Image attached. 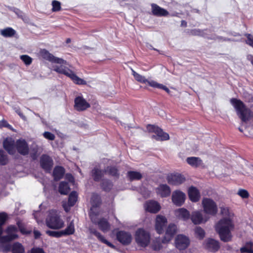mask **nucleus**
Returning <instances> with one entry per match:
<instances>
[{
    "label": "nucleus",
    "instance_id": "5701e85b",
    "mask_svg": "<svg viewBox=\"0 0 253 253\" xmlns=\"http://www.w3.org/2000/svg\"><path fill=\"white\" fill-rule=\"evenodd\" d=\"M40 163L42 168L46 171H50L53 165L52 159L47 155H42V156Z\"/></svg>",
    "mask_w": 253,
    "mask_h": 253
},
{
    "label": "nucleus",
    "instance_id": "6e6552de",
    "mask_svg": "<svg viewBox=\"0 0 253 253\" xmlns=\"http://www.w3.org/2000/svg\"><path fill=\"white\" fill-rule=\"evenodd\" d=\"M39 55L43 59L47 60L51 63L58 64V66L67 65V62L62 58L54 56L48 51L45 49H41Z\"/></svg>",
    "mask_w": 253,
    "mask_h": 253
},
{
    "label": "nucleus",
    "instance_id": "774afa93",
    "mask_svg": "<svg viewBox=\"0 0 253 253\" xmlns=\"http://www.w3.org/2000/svg\"><path fill=\"white\" fill-rule=\"evenodd\" d=\"M250 172H247V174L248 175H253V167L252 166L250 168Z\"/></svg>",
    "mask_w": 253,
    "mask_h": 253
},
{
    "label": "nucleus",
    "instance_id": "5fc2aeb1",
    "mask_svg": "<svg viewBox=\"0 0 253 253\" xmlns=\"http://www.w3.org/2000/svg\"><path fill=\"white\" fill-rule=\"evenodd\" d=\"M6 127L10 129H12L11 125L8 124V123L4 120H2L0 121V127Z\"/></svg>",
    "mask_w": 253,
    "mask_h": 253
},
{
    "label": "nucleus",
    "instance_id": "6e6d98bb",
    "mask_svg": "<svg viewBox=\"0 0 253 253\" xmlns=\"http://www.w3.org/2000/svg\"><path fill=\"white\" fill-rule=\"evenodd\" d=\"M247 40L246 43L253 47V37L250 34H247Z\"/></svg>",
    "mask_w": 253,
    "mask_h": 253
},
{
    "label": "nucleus",
    "instance_id": "20e7f679",
    "mask_svg": "<svg viewBox=\"0 0 253 253\" xmlns=\"http://www.w3.org/2000/svg\"><path fill=\"white\" fill-rule=\"evenodd\" d=\"M45 224L48 228L56 230L62 229L65 226L60 212L54 210L48 211L45 219Z\"/></svg>",
    "mask_w": 253,
    "mask_h": 253
},
{
    "label": "nucleus",
    "instance_id": "ea45409f",
    "mask_svg": "<svg viewBox=\"0 0 253 253\" xmlns=\"http://www.w3.org/2000/svg\"><path fill=\"white\" fill-rule=\"evenodd\" d=\"M127 175L131 180H139L142 177V175L140 173L133 171L128 172Z\"/></svg>",
    "mask_w": 253,
    "mask_h": 253
},
{
    "label": "nucleus",
    "instance_id": "f8f14e48",
    "mask_svg": "<svg viewBox=\"0 0 253 253\" xmlns=\"http://www.w3.org/2000/svg\"><path fill=\"white\" fill-rule=\"evenodd\" d=\"M203 246L205 250L212 253L218 251L220 247L219 241L212 238L206 239L203 243Z\"/></svg>",
    "mask_w": 253,
    "mask_h": 253
},
{
    "label": "nucleus",
    "instance_id": "dca6fc26",
    "mask_svg": "<svg viewBox=\"0 0 253 253\" xmlns=\"http://www.w3.org/2000/svg\"><path fill=\"white\" fill-rule=\"evenodd\" d=\"M77 194L76 192H72L69 195L68 202H63L62 206L66 212H68L71 207H73L77 201Z\"/></svg>",
    "mask_w": 253,
    "mask_h": 253
},
{
    "label": "nucleus",
    "instance_id": "0eeeda50",
    "mask_svg": "<svg viewBox=\"0 0 253 253\" xmlns=\"http://www.w3.org/2000/svg\"><path fill=\"white\" fill-rule=\"evenodd\" d=\"M135 239L138 245L146 247L150 243V235L147 231L140 228L135 232Z\"/></svg>",
    "mask_w": 253,
    "mask_h": 253
},
{
    "label": "nucleus",
    "instance_id": "393cba45",
    "mask_svg": "<svg viewBox=\"0 0 253 253\" xmlns=\"http://www.w3.org/2000/svg\"><path fill=\"white\" fill-rule=\"evenodd\" d=\"M151 7L152 12L154 15L158 16H166L169 14V12L167 10L160 7L156 4H152Z\"/></svg>",
    "mask_w": 253,
    "mask_h": 253
},
{
    "label": "nucleus",
    "instance_id": "39448f33",
    "mask_svg": "<svg viewBox=\"0 0 253 253\" xmlns=\"http://www.w3.org/2000/svg\"><path fill=\"white\" fill-rule=\"evenodd\" d=\"M230 102L236 109L238 115L242 121L243 122L247 121L251 116L250 110L248 109L240 100L232 98L231 99Z\"/></svg>",
    "mask_w": 253,
    "mask_h": 253
},
{
    "label": "nucleus",
    "instance_id": "680f3d73",
    "mask_svg": "<svg viewBox=\"0 0 253 253\" xmlns=\"http://www.w3.org/2000/svg\"><path fill=\"white\" fill-rule=\"evenodd\" d=\"M66 178L68 180L69 182H74V177L71 174H67L66 175Z\"/></svg>",
    "mask_w": 253,
    "mask_h": 253
},
{
    "label": "nucleus",
    "instance_id": "052dcab7",
    "mask_svg": "<svg viewBox=\"0 0 253 253\" xmlns=\"http://www.w3.org/2000/svg\"><path fill=\"white\" fill-rule=\"evenodd\" d=\"M40 214H41V212L40 211H36L35 213H34V217L36 219V220L38 223H39L41 221L40 220V219L39 218V216H40Z\"/></svg>",
    "mask_w": 253,
    "mask_h": 253
},
{
    "label": "nucleus",
    "instance_id": "338daca9",
    "mask_svg": "<svg viewBox=\"0 0 253 253\" xmlns=\"http://www.w3.org/2000/svg\"><path fill=\"white\" fill-rule=\"evenodd\" d=\"M247 59L251 62L253 65V56L252 55H249L247 56Z\"/></svg>",
    "mask_w": 253,
    "mask_h": 253
},
{
    "label": "nucleus",
    "instance_id": "09e8293b",
    "mask_svg": "<svg viewBox=\"0 0 253 253\" xmlns=\"http://www.w3.org/2000/svg\"><path fill=\"white\" fill-rule=\"evenodd\" d=\"M112 186V183L108 180H104L102 183V187L105 191L110 190Z\"/></svg>",
    "mask_w": 253,
    "mask_h": 253
},
{
    "label": "nucleus",
    "instance_id": "8fccbe9b",
    "mask_svg": "<svg viewBox=\"0 0 253 253\" xmlns=\"http://www.w3.org/2000/svg\"><path fill=\"white\" fill-rule=\"evenodd\" d=\"M238 195L243 199H247L249 197V194L248 192L245 189H240L239 190L237 193Z\"/></svg>",
    "mask_w": 253,
    "mask_h": 253
},
{
    "label": "nucleus",
    "instance_id": "4468645a",
    "mask_svg": "<svg viewBox=\"0 0 253 253\" xmlns=\"http://www.w3.org/2000/svg\"><path fill=\"white\" fill-rule=\"evenodd\" d=\"M186 195L180 190L174 191L172 194L171 200L173 203L177 206L182 205L185 200Z\"/></svg>",
    "mask_w": 253,
    "mask_h": 253
},
{
    "label": "nucleus",
    "instance_id": "f03ea898",
    "mask_svg": "<svg viewBox=\"0 0 253 253\" xmlns=\"http://www.w3.org/2000/svg\"><path fill=\"white\" fill-rule=\"evenodd\" d=\"M234 224L231 218H222L215 225L216 231L218 233L221 240L227 242L231 240V231Z\"/></svg>",
    "mask_w": 253,
    "mask_h": 253
},
{
    "label": "nucleus",
    "instance_id": "2eb2a0df",
    "mask_svg": "<svg viewBox=\"0 0 253 253\" xmlns=\"http://www.w3.org/2000/svg\"><path fill=\"white\" fill-rule=\"evenodd\" d=\"M167 180L169 184L172 185H179L185 181V177L179 173H174L169 175Z\"/></svg>",
    "mask_w": 253,
    "mask_h": 253
},
{
    "label": "nucleus",
    "instance_id": "e433bc0d",
    "mask_svg": "<svg viewBox=\"0 0 253 253\" xmlns=\"http://www.w3.org/2000/svg\"><path fill=\"white\" fill-rule=\"evenodd\" d=\"M253 243L251 242H247L245 245L240 249V252L242 253H253Z\"/></svg>",
    "mask_w": 253,
    "mask_h": 253
},
{
    "label": "nucleus",
    "instance_id": "9d476101",
    "mask_svg": "<svg viewBox=\"0 0 253 253\" xmlns=\"http://www.w3.org/2000/svg\"><path fill=\"white\" fill-rule=\"evenodd\" d=\"M148 129L150 131L153 132L155 134L152 136V138L157 140L164 141L169 139V134L164 132L160 128L154 126H149Z\"/></svg>",
    "mask_w": 253,
    "mask_h": 253
},
{
    "label": "nucleus",
    "instance_id": "bb28decb",
    "mask_svg": "<svg viewBox=\"0 0 253 253\" xmlns=\"http://www.w3.org/2000/svg\"><path fill=\"white\" fill-rule=\"evenodd\" d=\"M175 215L179 219L186 221L190 218L189 212L184 208H180L175 211Z\"/></svg>",
    "mask_w": 253,
    "mask_h": 253
},
{
    "label": "nucleus",
    "instance_id": "c9c22d12",
    "mask_svg": "<svg viewBox=\"0 0 253 253\" xmlns=\"http://www.w3.org/2000/svg\"><path fill=\"white\" fill-rule=\"evenodd\" d=\"M162 243H164L163 240H162L160 238H157L153 240L151 244V248L154 251H159L162 248Z\"/></svg>",
    "mask_w": 253,
    "mask_h": 253
},
{
    "label": "nucleus",
    "instance_id": "c756f323",
    "mask_svg": "<svg viewBox=\"0 0 253 253\" xmlns=\"http://www.w3.org/2000/svg\"><path fill=\"white\" fill-rule=\"evenodd\" d=\"M90 232L91 233L94 234L101 242L106 244L108 246L111 248H115L114 245L105 239L104 236L95 229H90Z\"/></svg>",
    "mask_w": 253,
    "mask_h": 253
},
{
    "label": "nucleus",
    "instance_id": "79ce46f5",
    "mask_svg": "<svg viewBox=\"0 0 253 253\" xmlns=\"http://www.w3.org/2000/svg\"><path fill=\"white\" fill-rule=\"evenodd\" d=\"M195 233L200 239H202L205 236V232L204 230L200 227H197L195 229Z\"/></svg>",
    "mask_w": 253,
    "mask_h": 253
},
{
    "label": "nucleus",
    "instance_id": "f3484780",
    "mask_svg": "<svg viewBox=\"0 0 253 253\" xmlns=\"http://www.w3.org/2000/svg\"><path fill=\"white\" fill-rule=\"evenodd\" d=\"M145 210L151 213H157L161 209L160 204L155 201H147L144 204Z\"/></svg>",
    "mask_w": 253,
    "mask_h": 253
},
{
    "label": "nucleus",
    "instance_id": "c85d7f7f",
    "mask_svg": "<svg viewBox=\"0 0 253 253\" xmlns=\"http://www.w3.org/2000/svg\"><path fill=\"white\" fill-rule=\"evenodd\" d=\"M157 192L162 197H167L170 193V189L167 185L162 184L157 189Z\"/></svg>",
    "mask_w": 253,
    "mask_h": 253
},
{
    "label": "nucleus",
    "instance_id": "13d9d810",
    "mask_svg": "<svg viewBox=\"0 0 253 253\" xmlns=\"http://www.w3.org/2000/svg\"><path fill=\"white\" fill-rule=\"evenodd\" d=\"M17 225L19 227V230H20L21 232L23 234H26L27 233V231H26L25 229L21 223L20 222H17Z\"/></svg>",
    "mask_w": 253,
    "mask_h": 253
},
{
    "label": "nucleus",
    "instance_id": "69168bd1",
    "mask_svg": "<svg viewBox=\"0 0 253 253\" xmlns=\"http://www.w3.org/2000/svg\"><path fill=\"white\" fill-rule=\"evenodd\" d=\"M160 89H162L163 90H165L166 91H167V92H169V89L165 85H164L163 84H162L161 85V86L160 87Z\"/></svg>",
    "mask_w": 253,
    "mask_h": 253
},
{
    "label": "nucleus",
    "instance_id": "de8ad7c7",
    "mask_svg": "<svg viewBox=\"0 0 253 253\" xmlns=\"http://www.w3.org/2000/svg\"><path fill=\"white\" fill-rule=\"evenodd\" d=\"M20 59L26 65H30L32 62V58L27 55L20 56Z\"/></svg>",
    "mask_w": 253,
    "mask_h": 253
},
{
    "label": "nucleus",
    "instance_id": "37998d69",
    "mask_svg": "<svg viewBox=\"0 0 253 253\" xmlns=\"http://www.w3.org/2000/svg\"><path fill=\"white\" fill-rule=\"evenodd\" d=\"M52 11L53 12H57L61 10V2L59 1L53 0L52 1Z\"/></svg>",
    "mask_w": 253,
    "mask_h": 253
},
{
    "label": "nucleus",
    "instance_id": "f257e3e1",
    "mask_svg": "<svg viewBox=\"0 0 253 253\" xmlns=\"http://www.w3.org/2000/svg\"><path fill=\"white\" fill-rule=\"evenodd\" d=\"M92 207L90 209L89 216L92 222L97 225L99 229L103 232H107L110 229V225L107 220L104 218H99L98 207L100 204V198L98 195L93 194L91 197Z\"/></svg>",
    "mask_w": 253,
    "mask_h": 253
},
{
    "label": "nucleus",
    "instance_id": "72a5a7b5",
    "mask_svg": "<svg viewBox=\"0 0 253 253\" xmlns=\"http://www.w3.org/2000/svg\"><path fill=\"white\" fill-rule=\"evenodd\" d=\"M62 235H69L73 234L75 232L74 224L73 221H72L69 224H68L67 227L65 229L61 230Z\"/></svg>",
    "mask_w": 253,
    "mask_h": 253
},
{
    "label": "nucleus",
    "instance_id": "412c9836",
    "mask_svg": "<svg viewBox=\"0 0 253 253\" xmlns=\"http://www.w3.org/2000/svg\"><path fill=\"white\" fill-rule=\"evenodd\" d=\"M167 222V218L162 215H158L156 219L155 229L159 234L163 232L164 227Z\"/></svg>",
    "mask_w": 253,
    "mask_h": 253
},
{
    "label": "nucleus",
    "instance_id": "c03bdc74",
    "mask_svg": "<svg viewBox=\"0 0 253 253\" xmlns=\"http://www.w3.org/2000/svg\"><path fill=\"white\" fill-rule=\"evenodd\" d=\"M46 233L50 236L56 237V238H59V237L63 236L61 231H55L47 230L46 231Z\"/></svg>",
    "mask_w": 253,
    "mask_h": 253
},
{
    "label": "nucleus",
    "instance_id": "a878e982",
    "mask_svg": "<svg viewBox=\"0 0 253 253\" xmlns=\"http://www.w3.org/2000/svg\"><path fill=\"white\" fill-rule=\"evenodd\" d=\"M188 196L190 200L193 202L198 201L200 198L199 191L196 188L193 186L188 189Z\"/></svg>",
    "mask_w": 253,
    "mask_h": 253
},
{
    "label": "nucleus",
    "instance_id": "473e14b6",
    "mask_svg": "<svg viewBox=\"0 0 253 253\" xmlns=\"http://www.w3.org/2000/svg\"><path fill=\"white\" fill-rule=\"evenodd\" d=\"M105 173V171L100 170L97 168H94L92 170V176L95 181L99 180Z\"/></svg>",
    "mask_w": 253,
    "mask_h": 253
},
{
    "label": "nucleus",
    "instance_id": "7c9ffc66",
    "mask_svg": "<svg viewBox=\"0 0 253 253\" xmlns=\"http://www.w3.org/2000/svg\"><path fill=\"white\" fill-rule=\"evenodd\" d=\"M12 253H24L25 249L22 245L18 242L14 243L11 245V249L10 251Z\"/></svg>",
    "mask_w": 253,
    "mask_h": 253
},
{
    "label": "nucleus",
    "instance_id": "e2e57ef3",
    "mask_svg": "<svg viewBox=\"0 0 253 253\" xmlns=\"http://www.w3.org/2000/svg\"><path fill=\"white\" fill-rule=\"evenodd\" d=\"M191 34L193 35H200L201 31L199 30H194L191 32Z\"/></svg>",
    "mask_w": 253,
    "mask_h": 253
},
{
    "label": "nucleus",
    "instance_id": "423d86ee",
    "mask_svg": "<svg viewBox=\"0 0 253 253\" xmlns=\"http://www.w3.org/2000/svg\"><path fill=\"white\" fill-rule=\"evenodd\" d=\"M53 70L57 73L61 74H63L66 76L71 78L73 81L78 84H85L86 82L84 80L76 76L74 72L69 69L67 65L58 66L54 65L53 66Z\"/></svg>",
    "mask_w": 253,
    "mask_h": 253
},
{
    "label": "nucleus",
    "instance_id": "cd10ccee",
    "mask_svg": "<svg viewBox=\"0 0 253 253\" xmlns=\"http://www.w3.org/2000/svg\"><path fill=\"white\" fill-rule=\"evenodd\" d=\"M186 161L190 166L194 168H197L203 165L202 160L199 157H188Z\"/></svg>",
    "mask_w": 253,
    "mask_h": 253
},
{
    "label": "nucleus",
    "instance_id": "bf43d9fd",
    "mask_svg": "<svg viewBox=\"0 0 253 253\" xmlns=\"http://www.w3.org/2000/svg\"><path fill=\"white\" fill-rule=\"evenodd\" d=\"M14 110L15 112L19 115V116L23 119V120H26V117L23 114L21 113L19 108H15Z\"/></svg>",
    "mask_w": 253,
    "mask_h": 253
},
{
    "label": "nucleus",
    "instance_id": "864d4df0",
    "mask_svg": "<svg viewBox=\"0 0 253 253\" xmlns=\"http://www.w3.org/2000/svg\"><path fill=\"white\" fill-rule=\"evenodd\" d=\"M7 218L6 213L2 212L0 213V227H2L5 223Z\"/></svg>",
    "mask_w": 253,
    "mask_h": 253
},
{
    "label": "nucleus",
    "instance_id": "49530a36",
    "mask_svg": "<svg viewBox=\"0 0 253 253\" xmlns=\"http://www.w3.org/2000/svg\"><path fill=\"white\" fill-rule=\"evenodd\" d=\"M8 162L6 155L2 150H0V165H4Z\"/></svg>",
    "mask_w": 253,
    "mask_h": 253
},
{
    "label": "nucleus",
    "instance_id": "a19ab883",
    "mask_svg": "<svg viewBox=\"0 0 253 253\" xmlns=\"http://www.w3.org/2000/svg\"><path fill=\"white\" fill-rule=\"evenodd\" d=\"M105 173L108 174L113 176H118V170L115 167H108L105 170Z\"/></svg>",
    "mask_w": 253,
    "mask_h": 253
},
{
    "label": "nucleus",
    "instance_id": "aec40b11",
    "mask_svg": "<svg viewBox=\"0 0 253 253\" xmlns=\"http://www.w3.org/2000/svg\"><path fill=\"white\" fill-rule=\"evenodd\" d=\"M117 240L123 245H128L131 241L130 233L125 231H119L117 234Z\"/></svg>",
    "mask_w": 253,
    "mask_h": 253
},
{
    "label": "nucleus",
    "instance_id": "a18cd8bd",
    "mask_svg": "<svg viewBox=\"0 0 253 253\" xmlns=\"http://www.w3.org/2000/svg\"><path fill=\"white\" fill-rule=\"evenodd\" d=\"M221 214L224 216L223 218H231L232 214L229 212V209L227 207L221 208Z\"/></svg>",
    "mask_w": 253,
    "mask_h": 253
},
{
    "label": "nucleus",
    "instance_id": "6ab92c4d",
    "mask_svg": "<svg viewBox=\"0 0 253 253\" xmlns=\"http://www.w3.org/2000/svg\"><path fill=\"white\" fill-rule=\"evenodd\" d=\"M191 219L194 224H199L202 222H206L209 217L207 215L203 216L200 211H195L192 212Z\"/></svg>",
    "mask_w": 253,
    "mask_h": 253
},
{
    "label": "nucleus",
    "instance_id": "9b49d317",
    "mask_svg": "<svg viewBox=\"0 0 253 253\" xmlns=\"http://www.w3.org/2000/svg\"><path fill=\"white\" fill-rule=\"evenodd\" d=\"M175 247L179 250H184L187 249L190 244V240L188 237L183 235H178L175 239Z\"/></svg>",
    "mask_w": 253,
    "mask_h": 253
},
{
    "label": "nucleus",
    "instance_id": "4c0bfd02",
    "mask_svg": "<svg viewBox=\"0 0 253 253\" xmlns=\"http://www.w3.org/2000/svg\"><path fill=\"white\" fill-rule=\"evenodd\" d=\"M0 34L4 37H11L15 34V31L11 28H7L0 30Z\"/></svg>",
    "mask_w": 253,
    "mask_h": 253
},
{
    "label": "nucleus",
    "instance_id": "b1692460",
    "mask_svg": "<svg viewBox=\"0 0 253 253\" xmlns=\"http://www.w3.org/2000/svg\"><path fill=\"white\" fill-rule=\"evenodd\" d=\"M16 149L22 155H26L28 153L29 148L26 142L24 140L19 139L16 142Z\"/></svg>",
    "mask_w": 253,
    "mask_h": 253
},
{
    "label": "nucleus",
    "instance_id": "f704fd0d",
    "mask_svg": "<svg viewBox=\"0 0 253 253\" xmlns=\"http://www.w3.org/2000/svg\"><path fill=\"white\" fill-rule=\"evenodd\" d=\"M70 187L66 182H60L59 186V192L61 194L67 195L70 191Z\"/></svg>",
    "mask_w": 253,
    "mask_h": 253
},
{
    "label": "nucleus",
    "instance_id": "3c124183",
    "mask_svg": "<svg viewBox=\"0 0 253 253\" xmlns=\"http://www.w3.org/2000/svg\"><path fill=\"white\" fill-rule=\"evenodd\" d=\"M43 136L45 139L49 140H53L55 138V135L53 133L48 131H45L43 133Z\"/></svg>",
    "mask_w": 253,
    "mask_h": 253
},
{
    "label": "nucleus",
    "instance_id": "a211bd4d",
    "mask_svg": "<svg viewBox=\"0 0 253 253\" xmlns=\"http://www.w3.org/2000/svg\"><path fill=\"white\" fill-rule=\"evenodd\" d=\"M4 148L9 154H14L16 152V147L14 140L11 138H6L3 142Z\"/></svg>",
    "mask_w": 253,
    "mask_h": 253
},
{
    "label": "nucleus",
    "instance_id": "7ed1b4c3",
    "mask_svg": "<svg viewBox=\"0 0 253 253\" xmlns=\"http://www.w3.org/2000/svg\"><path fill=\"white\" fill-rule=\"evenodd\" d=\"M4 232L6 235L1 236L0 238V250L3 252H7L10 251L11 245L9 244L5 245L4 244L18 238V229L15 226L9 225L5 229Z\"/></svg>",
    "mask_w": 253,
    "mask_h": 253
},
{
    "label": "nucleus",
    "instance_id": "ddd939ff",
    "mask_svg": "<svg viewBox=\"0 0 253 253\" xmlns=\"http://www.w3.org/2000/svg\"><path fill=\"white\" fill-rule=\"evenodd\" d=\"M74 108L78 111H83L90 107V104L82 96H76L74 100Z\"/></svg>",
    "mask_w": 253,
    "mask_h": 253
},
{
    "label": "nucleus",
    "instance_id": "1a4fd4ad",
    "mask_svg": "<svg viewBox=\"0 0 253 253\" xmlns=\"http://www.w3.org/2000/svg\"><path fill=\"white\" fill-rule=\"evenodd\" d=\"M202 205L204 212L207 214L213 215L217 212V207L216 203L211 199H203Z\"/></svg>",
    "mask_w": 253,
    "mask_h": 253
},
{
    "label": "nucleus",
    "instance_id": "58836bf2",
    "mask_svg": "<svg viewBox=\"0 0 253 253\" xmlns=\"http://www.w3.org/2000/svg\"><path fill=\"white\" fill-rule=\"evenodd\" d=\"M132 71V73L133 76H134L135 79L140 82L141 83L145 84L148 82V80L145 78V77L138 74L135 71H134L132 69H131Z\"/></svg>",
    "mask_w": 253,
    "mask_h": 253
},
{
    "label": "nucleus",
    "instance_id": "2f4dec72",
    "mask_svg": "<svg viewBox=\"0 0 253 253\" xmlns=\"http://www.w3.org/2000/svg\"><path fill=\"white\" fill-rule=\"evenodd\" d=\"M64 173V169L61 167H56L54 168L53 175L55 180H59L62 177Z\"/></svg>",
    "mask_w": 253,
    "mask_h": 253
},
{
    "label": "nucleus",
    "instance_id": "4d7b16f0",
    "mask_svg": "<svg viewBox=\"0 0 253 253\" xmlns=\"http://www.w3.org/2000/svg\"><path fill=\"white\" fill-rule=\"evenodd\" d=\"M31 253H45L42 249L40 248H34L31 251Z\"/></svg>",
    "mask_w": 253,
    "mask_h": 253
},
{
    "label": "nucleus",
    "instance_id": "4be33fe9",
    "mask_svg": "<svg viewBox=\"0 0 253 253\" xmlns=\"http://www.w3.org/2000/svg\"><path fill=\"white\" fill-rule=\"evenodd\" d=\"M176 230L177 227L175 225L173 224H169L167 229L165 236L163 239V242L164 243H167L169 242L175 234Z\"/></svg>",
    "mask_w": 253,
    "mask_h": 253
},
{
    "label": "nucleus",
    "instance_id": "603ef678",
    "mask_svg": "<svg viewBox=\"0 0 253 253\" xmlns=\"http://www.w3.org/2000/svg\"><path fill=\"white\" fill-rule=\"evenodd\" d=\"M146 83H148L150 86H151V87H153L154 88H160L161 85H162V84H159L157 82H156L154 81H153V80H151V81L148 80V82H147Z\"/></svg>",
    "mask_w": 253,
    "mask_h": 253
},
{
    "label": "nucleus",
    "instance_id": "0e129e2a",
    "mask_svg": "<svg viewBox=\"0 0 253 253\" xmlns=\"http://www.w3.org/2000/svg\"><path fill=\"white\" fill-rule=\"evenodd\" d=\"M34 233L36 238H39L41 235L40 232L37 230H35Z\"/></svg>",
    "mask_w": 253,
    "mask_h": 253
}]
</instances>
